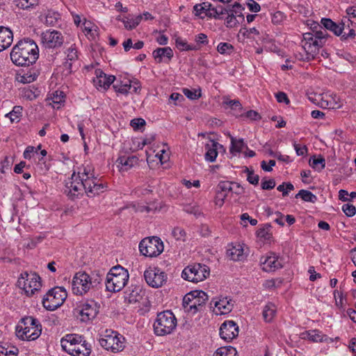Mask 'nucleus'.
<instances>
[{
    "mask_svg": "<svg viewBox=\"0 0 356 356\" xmlns=\"http://www.w3.org/2000/svg\"><path fill=\"white\" fill-rule=\"evenodd\" d=\"M39 56L36 43L29 38L19 40L10 52L12 62L18 66H29L35 63Z\"/></svg>",
    "mask_w": 356,
    "mask_h": 356,
    "instance_id": "f257e3e1",
    "label": "nucleus"
},
{
    "mask_svg": "<svg viewBox=\"0 0 356 356\" xmlns=\"http://www.w3.org/2000/svg\"><path fill=\"white\" fill-rule=\"evenodd\" d=\"M103 277L99 273H92L90 275L84 271L76 273L72 282L73 293L83 296L92 289H98L102 285Z\"/></svg>",
    "mask_w": 356,
    "mask_h": 356,
    "instance_id": "f03ea898",
    "label": "nucleus"
},
{
    "mask_svg": "<svg viewBox=\"0 0 356 356\" xmlns=\"http://www.w3.org/2000/svg\"><path fill=\"white\" fill-rule=\"evenodd\" d=\"M42 332L40 321L33 316H25L16 327V335L22 340L33 341L38 339Z\"/></svg>",
    "mask_w": 356,
    "mask_h": 356,
    "instance_id": "7ed1b4c3",
    "label": "nucleus"
},
{
    "mask_svg": "<svg viewBox=\"0 0 356 356\" xmlns=\"http://www.w3.org/2000/svg\"><path fill=\"white\" fill-rule=\"evenodd\" d=\"M129 273L127 269L116 266L110 270L106 275V288L111 292H118L127 284L129 280Z\"/></svg>",
    "mask_w": 356,
    "mask_h": 356,
    "instance_id": "20e7f679",
    "label": "nucleus"
},
{
    "mask_svg": "<svg viewBox=\"0 0 356 356\" xmlns=\"http://www.w3.org/2000/svg\"><path fill=\"white\" fill-rule=\"evenodd\" d=\"M177 326V318L169 310L163 311L157 314L154 323V330L156 335L164 336L170 334Z\"/></svg>",
    "mask_w": 356,
    "mask_h": 356,
    "instance_id": "39448f33",
    "label": "nucleus"
},
{
    "mask_svg": "<svg viewBox=\"0 0 356 356\" xmlns=\"http://www.w3.org/2000/svg\"><path fill=\"white\" fill-rule=\"evenodd\" d=\"M209 274L210 269L207 265L195 263L184 268L181 277L188 282L197 283L207 279Z\"/></svg>",
    "mask_w": 356,
    "mask_h": 356,
    "instance_id": "423d86ee",
    "label": "nucleus"
},
{
    "mask_svg": "<svg viewBox=\"0 0 356 356\" xmlns=\"http://www.w3.org/2000/svg\"><path fill=\"white\" fill-rule=\"evenodd\" d=\"M67 294L63 287L56 286L48 291L42 298V305L45 309L54 311L61 306Z\"/></svg>",
    "mask_w": 356,
    "mask_h": 356,
    "instance_id": "0eeeda50",
    "label": "nucleus"
},
{
    "mask_svg": "<svg viewBox=\"0 0 356 356\" xmlns=\"http://www.w3.org/2000/svg\"><path fill=\"white\" fill-rule=\"evenodd\" d=\"M17 286L24 291L27 296H31L40 289V277L35 273L24 272L18 278Z\"/></svg>",
    "mask_w": 356,
    "mask_h": 356,
    "instance_id": "6e6552de",
    "label": "nucleus"
},
{
    "mask_svg": "<svg viewBox=\"0 0 356 356\" xmlns=\"http://www.w3.org/2000/svg\"><path fill=\"white\" fill-rule=\"evenodd\" d=\"M164 249L161 239L158 236L143 238L139 243L140 252L149 257H156L161 254Z\"/></svg>",
    "mask_w": 356,
    "mask_h": 356,
    "instance_id": "1a4fd4ad",
    "label": "nucleus"
},
{
    "mask_svg": "<svg viewBox=\"0 0 356 356\" xmlns=\"http://www.w3.org/2000/svg\"><path fill=\"white\" fill-rule=\"evenodd\" d=\"M83 181L84 183L85 193L89 197H94L103 193L107 186L105 183L95 176L93 173H90L86 169H84Z\"/></svg>",
    "mask_w": 356,
    "mask_h": 356,
    "instance_id": "9d476101",
    "label": "nucleus"
},
{
    "mask_svg": "<svg viewBox=\"0 0 356 356\" xmlns=\"http://www.w3.org/2000/svg\"><path fill=\"white\" fill-rule=\"evenodd\" d=\"M124 337L114 331L110 333L106 331L104 337L99 339L101 346L113 353L122 351L124 348Z\"/></svg>",
    "mask_w": 356,
    "mask_h": 356,
    "instance_id": "9b49d317",
    "label": "nucleus"
},
{
    "mask_svg": "<svg viewBox=\"0 0 356 356\" xmlns=\"http://www.w3.org/2000/svg\"><path fill=\"white\" fill-rule=\"evenodd\" d=\"M80 175V172L78 173V175H76L75 172H74L65 184V193L72 200L83 196L85 191L84 183L83 181V174L82 172L81 176Z\"/></svg>",
    "mask_w": 356,
    "mask_h": 356,
    "instance_id": "f8f14e48",
    "label": "nucleus"
},
{
    "mask_svg": "<svg viewBox=\"0 0 356 356\" xmlns=\"http://www.w3.org/2000/svg\"><path fill=\"white\" fill-rule=\"evenodd\" d=\"M75 312L77 314V318H79L81 321L88 322L97 316L99 312V306L96 302L90 300L81 303L75 309Z\"/></svg>",
    "mask_w": 356,
    "mask_h": 356,
    "instance_id": "ddd939ff",
    "label": "nucleus"
},
{
    "mask_svg": "<svg viewBox=\"0 0 356 356\" xmlns=\"http://www.w3.org/2000/svg\"><path fill=\"white\" fill-rule=\"evenodd\" d=\"M305 44L302 48L306 52L305 60H310L315 58L318 49L322 47L321 40H318L313 33H305L303 34Z\"/></svg>",
    "mask_w": 356,
    "mask_h": 356,
    "instance_id": "4468645a",
    "label": "nucleus"
},
{
    "mask_svg": "<svg viewBox=\"0 0 356 356\" xmlns=\"http://www.w3.org/2000/svg\"><path fill=\"white\" fill-rule=\"evenodd\" d=\"M144 277L147 284L153 287L159 288L166 282L167 275L157 268H149L144 272Z\"/></svg>",
    "mask_w": 356,
    "mask_h": 356,
    "instance_id": "2eb2a0df",
    "label": "nucleus"
},
{
    "mask_svg": "<svg viewBox=\"0 0 356 356\" xmlns=\"http://www.w3.org/2000/svg\"><path fill=\"white\" fill-rule=\"evenodd\" d=\"M41 39L44 47L49 49L60 47L64 42L62 33L56 30H48L43 32L41 35Z\"/></svg>",
    "mask_w": 356,
    "mask_h": 356,
    "instance_id": "dca6fc26",
    "label": "nucleus"
},
{
    "mask_svg": "<svg viewBox=\"0 0 356 356\" xmlns=\"http://www.w3.org/2000/svg\"><path fill=\"white\" fill-rule=\"evenodd\" d=\"M238 334V327L233 321H225L220 327V335L225 341H231Z\"/></svg>",
    "mask_w": 356,
    "mask_h": 356,
    "instance_id": "f3484780",
    "label": "nucleus"
},
{
    "mask_svg": "<svg viewBox=\"0 0 356 356\" xmlns=\"http://www.w3.org/2000/svg\"><path fill=\"white\" fill-rule=\"evenodd\" d=\"M65 344V351L72 356H89L91 353V346L85 340L78 342L74 346Z\"/></svg>",
    "mask_w": 356,
    "mask_h": 356,
    "instance_id": "a211bd4d",
    "label": "nucleus"
},
{
    "mask_svg": "<svg viewBox=\"0 0 356 356\" xmlns=\"http://www.w3.org/2000/svg\"><path fill=\"white\" fill-rule=\"evenodd\" d=\"M261 264L262 269L266 272L275 271L283 267L281 259L273 252H270V255L267 257H261Z\"/></svg>",
    "mask_w": 356,
    "mask_h": 356,
    "instance_id": "6ab92c4d",
    "label": "nucleus"
},
{
    "mask_svg": "<svg viewBox=\"0 0 356 356\" xmlns=\"http://www.w3.org/2000/svg\"><path fill=\"white\" fill-rule=\"evenodd\" d=\"M349 22H351L349 19H342L340 24H336L332 19L329 18H323L321 19V24L327 30H330L333 32L336 35H341L343 33V31L345 29L346 24L348 23V27L350 26Z\"/></svg>",
    "mask_w": 356,
    "mask_h": 356,
    "instance_id": "aec40b11",
    "label": "nucleus"
},
{
    "mask_svg": "<svg viewBox=\"0 0 356 356\" xmlns=\"http://www.w3.org/2000/svg\"><path fill=\"white\" fill-rule=\"evenodd\" d=\"M193 293H195V297L193 304L188 307V312L195 314L203 310L205 303L208 300V296L203 291H193Z\"/></svg>",
    "mask_w": 356,
    "mask_h": 356,
    "instance_id": "412c9836",
    "label": "nucleus"
},
{
    "mask_svg": "<svg viewBox=\"0 0 356 356\" xmlns=\"http://www.w3.org/2000/svg\"><path fill=\"white\" fill-rule=\"evenodd\" d=\"M96 78L94 79V84L98 90H106L115 79L114 76H107L101 70H96Z\"/></svg>",
    "mask_w": 356,
    "mask_h": 356,
    "instance_id": "4be33fe9",
    "label": "nucleus"
},
{
    "mask_svg": "<svg viewBox=\"0 0 356 356\" xmlns=\"http://www.w3.org/2000/svg\"><path fill=\"white\" fill-rule=\"evenodd\" d=\"M227 256L234 261H243L246 258L243 246L239 243L229 244L227 249Z\"/></svg>",
    "mask_w": 356,
    "mask_h": 356,
    "instance_id": "5701e85b",
    "label": "nucleus"
},
{
    "mask_svg": "<svg viewBox=\"0 0 356 356\" xmlns=\"http://www.w3.org/2000/svg\"><path fill=\"white\" fill-rule=\"evenodd\" d=\"M13 40L11 30L4 26H0V52L8 48Z\"/></svg>",
    "mask_w": 356,
    "mask_h": 356,
    "instance_id": "b1692460",
    "label": "nucleus"
},
{
    "mask_svg": "<svg viewBox=\"0 0 356 356\" xmlns=\"http://www.w3.org/2000/svg\"><path fill=\"white\" fill-rule=\"evenodd\" d=\"M205 149L207 150L205 159L210 162H213L216 160L218 149L225 151L223 145L214 140H211L210 144H207Z\"/></svg>",
    "mask_w": 356,
    "mask_h": 356,
    "instance_id": "393cba45",
    "label": "nucleus"
},
{
    "mask_svg": "<svg viewBox=\"0 0 356 356\" xmlns=\"http://www.w3.org/2000/svg\"><path fill=\"white\" fill-rule=\"evenodd\" d=\"M213 303L215 307H216L220 314H225L230 312L233 308V303L231 299H228L227 297L222 298L219 300H212L211 305Z\"/></svg>",
    "mask_w": 356,
    "mask_h": 356,
    "instance_id": "a878e982",
    "label": "nucleus"
},
{
    "mask_svg": "<svg viewBox=\"0 0 356 356\" xmlns=\"http://www.w3.org/2000/svg\"><path fill=\"white\" fill-rule=\"evenodd\" d=\"M153 57L158 63L162 61L163 57H167L169 60L173 56V51L169 47L163 48H157L152 53Z\"/></svg>",
    "mask_w": 356,
    "mask_h": 356,
    "instance_id": "bb28decb",
    "label": "nucleus"
},
{
    "mask_svg": "<svg viewBox=\"0 0 356 356\" xmlns=\"http://www.w3.org/2000/svg\"><path fill=\"white\" fill-rule=\"evenodd\" d=\"M138 159L136 156H121L117 160V162L122 165V170H128L135 165L138 164Z\"/></svg>",
    "mask_w": 356,
    "mask_h": 356,
    "instance_id": "cd10ccee",
    "label": "nucleus"
},
{
    "mask_svg": "<svg viewBox=\"0 0 356 356\" xmlns=\"http://www.w3.org/2000/svg\"><path fill=\"white\" fill-rule=\"evenodd\" d=\"M141 19L142 15H138L134 18H131L129 15L122 17V22L124 24L125 29L127 30H132L140 24Z\"/></svg>",
    "mask_w": 356,
    "mask_h": 356,
    "instance_id": "c85d7f7f",
    "label": "nucleus"
},
{
    "mask_svg": "<svg viewBox=\"0 0 356 356\" xmlns=\"http://www.w3.org/2000/svg\"><path fill=\"white\" fill-rule=\"evenodd\" d=\"M276 307L272 302H268L264 308L263 318L266 322H270L275 317Z\"/></svg>",
    "mask_w": 356,
    "mask_h": 356,
    "instance_id": "c756f323",
    "label": "nucleus"
},
{
    "mask_svg": "<svg viewBox=\"0 0 356 356\" xmlns=\"http://www.w3.org/2000/svg\"><path fill=\"white\" fill-rule=\"evenodd\" d=\"M231 147L230 152L234 154V152H241L243 148L248 149L247 145L244 143L243 139H236L233 136H230Z\"/></svg>",
    "mask_w": 356,
    "mask_h": 356,
    "instance_id": "7c9ffc66",
    "label": "nucleus"
},
{
    "mask_svg": "<svg viewBox=\"0 0 356 356\" xmlns=\"http://www.w3.org/2000/svg\"><path fill=\"white\" fill-rule=\"evenodd\" d=\"M78 342H82V337L77 334H67L65 338L61 339V346L63 349L65 350V344L68 346L67 344L71 345V346H74Z\"/></svg>",
    "mask_w": 356,
    "mask_h": 356,
    "instance_id": "2f4dec72",
    "label": "nucleus"
},
{
    "mask_svg": "<svg viewBox=\"0 0 356 356\" xmlns=\"http://www.w3.org/2000/svg\"><path fill=\"white\" fill-rule=\"evenodd\" d=\"M301 198L305 202L315 203L317 201V197L311 191L302 189L296 195V198Z\"/></svg>",
    "mask_w": 356,
    "mask_h": 356,
    "instance_id": "473e14b6",
    "label": "nucleus"
},
{
    "mask_svg": "<svg viewBox=\"0 0 356 356\" xmlns=\"http://www.w3.org/2000/svg\"><path fill=\"white\" fill-rule=\"evenodd\" d=\"M237 351L232 346H223L218 348L213 356H236Z\"/></svg>",
    "mask_w": 356,
    "mask_h": 356,
    "instance_id": "72a5a7b5",
    "label": "nucleus"
},
{
    "mask_svg": "<svg viewBox=\"0 0 356 356\" xmlns=\"http://www.w3.org/2000/svg\"><path fill=\"white\" fill-rule=\"evenodd\" d=\"M271 225L269 224H266L264 227L259 229L257 232V235L258 237L263 238L266 241H270L273 236L270 232Z\"/></svg>",
    "mask_w": 356,
    "mask_h": 356,
    "instance_id": "f704fd0d",
    "label": "nucleus"
},
{
    "mask_svg": "<svg viewBox=\"0 0 356 356\" xmlns=\"http://www.w3.org/2000/svg\"><path fill=\"white\" fill-rule=\"evenodd\" d=\"M309 165L313 168L316 169L318 171H321L323 169H324L325 166V160L321 155H319L318 158L314 156L310 159Z\"/></svg>",
    "mask_w": 356,
    "mask_h": 356,
    "instance_id": "c9c22d12",
    "label": "nucleus"
},
{
    "mask_svg": "<svg viewBox=\"0 0 356 356\" xmlns=\"http://www.w3.org/2000/svg\"><path fill=\"white\" fill-rule=\"evenodd\" d=\"M229 11L231 12V13L228 14V16L226 18L225 25L228 28H233L236 26L240 23V22L238 21V19H237L236 15H234V14H237V10H229Z\"/></svg>",
    "mask_w": 356,
    "mask_h": 356,
    "instance_id": "e433bc0d",
    "label": "nucleus"
},
{
    "mask_svg": "<svg viewBox=\"0 0 356 356\" xmlns=\"http://www.w3.org/2000/svg\"><path fill=\"white\" fill-rule=\"evenodd\" d=\"M225 13H228V10L220 6L216 8H213L211 12L207 13V16L210 18L221 19L220 16Z\"/></svg>",
    "mask_w": 356,
    "mask_h": 356,
    "instance_id": "4c0bfd02",
    "label": "nucleus"
},
{
    "mask_svg": "<svg viewBox=\"0 0 356 356\" xmlns=\"http://www.w3.org/2000/svg\"><path fill=\"white\" fill-rule=\"evenodd\" d=\"M16 6L21 9H29L38 4L39 0H15Z\"/></svg>",
    "mask_w": 356,
    "mask_h": 356,
    "instance_id": "58836bf2",
    "label": "nucleus"
},
{
    "mask_svg": "<svg viewBox=\"0 0 356 356\" xmlns=\"http://www.w3.org/2000/svg\"><path fill=\"white\" fill-rule=\"evenodd\" d=\"M244 173L247 174V180L252 185H257L259 181V176L258 175L254 174V170L245 167L243 170Z\"/></svg>",
    "mask_w": 356,
    "mask_h": 356,
    "instance_id": "ea45409f",
    "label": "nucleus"
},
{
    "mask_svg": "<svg viewBox=\"0 0 356 356\" xmlns=\"http://www.w3.org/2000/svg\"><path fill=\"white\" fill-rule=\"evenodd\" d=\"M22 107L20 106H15L13 107V109L10 113L6 115V117H8L12 122H18L19 120V116L22 114Z\"/></svg>",
    "mask_w": 356,
    "mask_h": 356,
    "instance_id": "a19ab883",
    "label": "nucleus"
},
{
    "mask_svg": "<svg viewBox=\"0 0 356 356\" xmlns=\"http://www.w3.org/2000/svg\"><path fill=\"white\" fill-rule=\"evenodd\" d=\"M234 182L220 181L218 184L217 188L220 190L222 193H227V196L229 193H232V191H234Z\"/></svg>",
    "mask_w": 356,
    "mask_h": 356,
    "instance_id": "79ce46f5",
    "label": "nucleus"
},
{
    "mask_svg": "<svg viewBox=\"0 0 356 356\" xmlns=\"http://www.w3.org/2000/svg\"><path fill=\"white\" fill-rule=\"evenodd\" d=\"M113 88L115 90L116 92H120L123 95H127L129 91L131 90V81H129V83H124L122 84L120 83H115L113 85Z\"/></svg>",
    "mask_w": 356,
    "mask_h": 356,
    "instance_id": "37998d69",
    "label": "nucleus"
},
{
    "mask_svg": "<svg viewBox=\"0 0 356 356\" xmlns=\"http://www.w3.org/2000/svg\"><path fill=\"white\" fill-rule=\"evenodd\" d=\"M172 234L177 241H184L186 240V233L181 227H175L172 229Z\"/></svg>",
    "mask_w": 356,
    "mask_h": 356,
    "instance_id": "c03bdc74",
    "label": "nucleus"
},
{
    "mask_svg": "<svg viewBox=\"0 0 356 356\" xmlns=\"http://www.w3.org/2000/svg\"><path fill=\"white\" fill-rule=\"evenodd\" d=\"M195 297V293H193V291L188 293L184 296L182 305L186 312H188V307H190L191 304H193Z\"/></svg>",
    "mask_w": 356,
    "mask_h": 356,
    "instance_id": "a18cd8bd",
    "label": "nucleus"
},
{
    "mask_svg": "<svg viewBox=\"0 0 356 356\" xmlns=\"http://www.w3.org/2000/svg\"><path fill=\"white\" fill-rule=\"evenodd\" d=\"M233 49L234 47L228 42H220L217 47V51L220 54H229Z\"/></svg>",
    "mask_w": 356,
    "mask_h": 356,
    "instance_id": "49530a36",
    "label": "nucleus"
},
{
    "mask_svg": "<svg viewBox=\"0 0 356 356\" xmlns=\"http://www.w3.org/2000/svg\"><path fill=\"white\" fill-rule=\"evenodd\" d=\"M324 337L325 336L321 334V332L317 330L308 332L309 339L314 342H322Z\"/></svg>",
    "mask_w": 356,
    "mask_h": 356,
    "instance_id": "de8ad7c7",
    "label": "nucleus"
},
{
    "mask_svg": "<svg viewBox=\"0 0 356 356\" xmlns=\"http://www.w3.org/2000/svg\"><path fill=\"white\" fill-rule=\"evenodd\" d=\"M294 189V186L293 185L290 183V182H288V183H282V184L279 185L277 187V190L278 191H280V192H282V195L284 197L285 196H287L288 194H289V191H292Z\"/></svg>",
    "mask_w": 356,
    "mask_h": 356,
    "instance_id": "09e8293b",
    "label": "nucleus"
},
{
    "mask_svg": "<svg viewBox=\"0 0 356 356\" xmlns=\"http://www.w3.org/2000/svg\"><path fill=\"white\" fill-rule=\"evenodd\" d=\"M67 59L70 61H75L78 59V51L75 44L72 45L67 50Z\"/></svg>",
    "mask_w": 356,
    "mask_h": 356,
    "instance_id": "8fccbe9b",
    "label": "nucleus"
},
{
    "mask_svg": "<svg viewBox=\"0 0 356 356\" xmlns=\"http://www.w3.org/2000/svg\"><path fill=\"white\" fill-rule=\"evenodd\" d=\"M58 13H49L45 18V23L47 25L54 26L58 21Z\"/></svg>",
    "mask_w": 356,
    "mask_h": 356,
    "instance_id": "3c124183",
    "label": "nucleus"
},
{
    "mask_svg": "<svg viewBox=\"0 0 356 356\" xmlns=\"http://www.w3.org/2000/svg\"><path fill=\"white\" fill-rule=\"evenodd\" d=\"M226 197H227V193H223L220 190H218L217 188V192H216V195L215 200H214L215 204L217 206H219L220 207H221L224 204L225 200Z\"/></svg>",
    "mask_w": 356,
    "mask_h": 356,
    "instance_id": "603ef678",
    "label": "nucleus"
},
{
    "mask_svg": "<svg viewBox=\"0 0 356 356\" xmlns=\"http://www.w3.org/2000/svg\"><path fill=\"white\" fill-rule=\"evenodd\" d=\"M146 122L143 118H134L131 120L130 125L134 130H139L142 127H145Z\"/></svg>",
    "mask_w": 356,
    "mask_h": 356,
    "instance_id": "864d4df0",
    "label": "nucleus"
},
{
    "mask_svg": "<svg viewBox=\"0 0 356 356\" xmlns=\"http://www.w3.org/2000/svg\"><path fill=\"white\" fill-rule=\"evenodd\" d=\"M240 33H242L247 38H252L251 34L259 35V32L256 28L248 29L247 27H243L240 30Z\"/></svg>",
    "mask_w": 356,
    "mask_h": 356,
    "instance_id": "5fc2aeb1",
    "label": "nucleus"
},
{
    "mask_svg": "<svg viewBox=\"0 0 356 356\" xmlns=\"http://www.w3.org/2000/svg\"><path fill=\"white\" fill-rule=\"evenodd\" d=\"M342 210L348 217L353 216L356 213V208L353 204H346L342 207Z\"/></svg>",
    "mask_w": 356,
    "mask_h": 356,
    "instance_id": "6e6d98bb",
    "label": "nucleus"
},
{
    "mask_svg": "<svg viewBox=\"0 0 356 356\" xmlns=\"http://www.w3.org/2000/svg\"><path fill=\"white\" fill-rule=\"evenodd\" d=\"M314 34L318 40L321 41L323 47L326 41L327 37L328 36L327 31L325 29L316 31Z\"/></svg>",
    "mask_w": 356,
    "mask_h": 356,
    "instance_id": "4d7b16f0",
    "label": "nucleus"
},
{
    "mask_svg": "<svg viewBox=\"0 0 356 356\" xmlns=\"http://www.w3.org/2000/svg\"><path fill=\"white\" fill-rule=\"evenodd\" d=\"M193 13L195 16L200 17L203 19L204 17L202 16V13H204L207 16V9L205 7H202L200 3H197L193 6Z\"/></svg>",
    "mask_w": 356,
    "mask_h": 356,
    "instance_id": "13d9d810",
    "label": "nucleus"
},
{
    "mask_svg": "<svg viewBox=\"0 0 356 356\" xmlns=\"http://www.w3.org/2000/svg\"><path fill=\"white\" fill-rule=\"evenodd\" d=\"M247 6L250 11L253 13H258L261 10L260 5L254 0H248L247 2Z\"/></svg>",
    "mask_w": 356,
    "mask_h": 356,
    "instance_id": "bf43d9fd",
    "label": "nucleus"
},
{
    "mask_svg": "<svg viewBox=\"0 0 356 356\" xmlns=\"http://www.w3.org/2000/svg\"><path fill=\"white\" fill-rule=\"evenodd\" d=\"M275 186V181L274 179H270L269 180H263L261 182V188L263 190H271Z\"/></svg>",
    "mask_w": 356,
    "mask_h": 356,
    "instance_id": "052dcab7",
    "label": "nucleus"
},
{
    "mask_svg": "<svg viewBox=\"0 0 356 356\" xmlns=\"http://www.w3.org/2000/svg\"><path fill=\"white\" fill-rule=\"evenodd\" d=\"M275 164L276 162L275 160H270L268 165L265 161H262L261 162V168L266 172H271L273 170V167L275 166Z\"/></svg>",
    "mask_w": 356,
    "mask_h": 356,
    "instance_id": "680f3d73",
    "label": "nucleus"
},
{
    "mask_svg": "<svg viewBox=\"0 0 356 356\" xmlns=\"http://www.w3.org/2000/svg\"><path fill=\"white\" fill-rule=\"evenodd\" d=\"M284 13L281 11H277L272 15V22L275 24H280L284 19Z\"/></svg>",
    "mask_w": 356,
    "mask_h": 356,
    "instance_id": "e2e57ef3",
    "label": "nucleus"
},
{
    "mask_svg": "<svg viewBox=\"0 0 356 356\" xmlns=\"http://www.w3.org/2000/svg\"><path fill=\"white\" fill-rule=\"evenodd\" d=\"M275 97L279 103H285L286 104H289L290 102L286 94L284 92H277L275 95Z\"/></svg>",
    "mask_w": 356,
    "mask_h": 356,
    "instance_id": "0e129e2a",
    "label": "nucleus"
},
{
    "mask_svg": "<svg viewBox=\"0 0 356 356\" xmlns=\"http://www.w3.org/2000/svg\"><path fill=\"white\" fill-rule=\"evenodd\" d=\"M184 95L190 99H197L200 97V93L197 94L196 90H191L189 89H184Z\"/></svg>",
    "mask_w": 356,
    "mask_h": 356,
    "instance_id": "69168bd1",
    "label": "nucleus"
},
{
    "mask_svg": "<svg viewBox=\"0 0 356 356\" xmlns=\"http://www.w3.org/2000/svg\"><path fill=\"white\" fill-rule=\"evenodd\" d=\"M296 152L297 155L298 156H304L307 152V148L305 145L302 147H300L299 145L296 144V143L293 144Z\"/></svg>",
    "mask_w": 356,
    "mask_h": 356,
    "instance_id": "338daca9",
    "label": "nucleus"
},
{
    "mask_svg": "<svg viewBox=\"0 0 356 356\" xmlns=\"http://www.w3.org/2000/svg\"><path fill=\"white\" fill-rule=\"evenodd\" d=\"M207 35L204 33H199L195 36V42L199 44H208Z\"/></svg>",
    "mask_w": 356,
    "mask_h": 356,
    "instance_id": "774afa93",
    "label": "nucleus"
}]
</instances>
